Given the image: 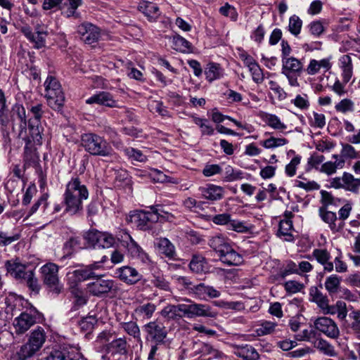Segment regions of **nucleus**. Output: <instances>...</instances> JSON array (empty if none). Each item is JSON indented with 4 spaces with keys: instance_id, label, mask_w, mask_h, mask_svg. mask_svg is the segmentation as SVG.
<instances>
[{
    "instance_id": "f257e3e1",
    "label": "nucleus",
    "mask_w": 360,
    "mask_h": 360,
    "mask_svg": "<svg viewBox=\"0 0 360 360\" xmlns=\"http://www.w3.org/2000/svg\"><path fill=\"white\" fill-rule=\"evenodd\" d=\"M89 198L86 186L78 178H72L66 184L63 193L65 212L76 214L82 209V202Z\"/></svg>"
},
{
    "instance_id": "f03ea898",
    "label": "nucleus",
    "mask_w": 360,
    "mask_h": 360,
    "mask_svg": "<svg viewBox=\"0 0 360 360\" xmlns=\"http://www.w3.org/2000/svg\"><path fill=\"white\" fill-rule=\"evenodd\" d=\"M14 302L15 307L21 304L25 308V311L15 317L13 322L15 332L18 334H22L37 323V321L40 318V314L34 307H27L29 305L27 301L21 297H15Z\"/></svg>"
},
{
    "instance_id": "7ed1b4c3",
    "label": "nucleus",
    "mask_w": 360,
    "mask_h": 360,
    "mask_svg": "<svg viewBox=\"0 0 360 360\" xmlns=\"http://www.w3.org/2000/svg\"><path fill=\"white\" fill-rule=\"evenodd\" d=\"M81 143L85 150L92 155L108 157L113 153L110 144L104 138L96 134H82Z\"/></svg>"
},
{
    "instance_id": "20e7f679",
    "label": "nucleus",
    "mask_w": 360,
    "mask_h": 360,
    "mask_svg": "<svg viewBox=\"0 0 360 360\" xmlns=\"http://www.w3.org/2000/svg\"><path fill=\"white\" fill-rule=\"evenodd\" d=\"M46 340L44 330L40 327L33 330L27 344L22 345L13 357V360H25L32 356L44 345Z\"/></svg>"
},
{
    "instance_id": "39448f33",
    "label": "nucleus",
    "mask_w": 360,
    "mask_h": 360,
    "mask_svg": "<svg viewBox=\"0 0 360 360\" xmlns=\"http://www.w3.org/2000/svg\"><path fill=\"white\" fill-rule=\"evenodd\" d=\"M44 87L49 105L54 110L60 109L65 102V96L58 79L49 75L44 82Z\"/></svg>"
},
{
    "instance_id": "423d86ee",
    "label": "nucleus",
    "mask_w": 360,
    "mask_h": 360,
    "mask_svg": "<svg viewBox=\"0 0 360 360\" xmlns=\"http://www.w3.org/2000/svg\"><path fill=\"white\" fill-rule=\"evenodd\" d=\"M58 271V266L53 262L45 264L39 269L43 283L49 291L57 295L63 290V284L59 278Z\"/></svg>"
},
{
    "instance_id": "0eeeda50",
    "label": "nucleus",
    "mask_w": 360,
    "mask_h": 360,
    "mask_svg": "<svg viewBox=\"0 0 360 360\" xmlns=\"http://www.w3.org/2000/svg\"><path fill=\"white\" fill-rule=\"evenodd\" d=\"M30 136L27 138V143L25 146V160L28 162H35L37 160V155L35 150L32 149L33 146H41L42 144L43 128L39 124H34L31 122L29 124Z\"/></svg>"
},
{
    "instance_id": "6e6552de",
    "label": "nucleus",
    "mask_w": 360,
    "mask_h": 360,
    "mask_svg": "<svg viewBox=\"0 0 360 360\" xmlns=\"http://www.w3.org/2000/svg\"><path fill=\"white\" fill-rule=\"evenodd\" d=\"M117 239L133 258L140 260L143 264L150 262L148 254L143 251L127 231H122V233L117 235Z\"/></svg>"
},
{
    "instance_id": "1a4fd4ad",
    "label": "nucleus",
    "mask_w": 360,
    "mask_h": 360,
    "mask_svg": "<svg viewBox=\"0 0 360 360\" xmlns=\"http://www.w3.org/2000/svg\"><path fill=\"white\" fill-rule=\"evenodd\" d=\"M281 62V73L286 77L288 84L293 87L299 86L297 77L302 70V62L293 56L283 58Z\"/></svg>"
},
{
    "instance_id": "9d476101",
    "label": "nucleus",
    "mask_w": 360,
    "mask_h": 360,
    "mask_svg": "<svg viewBox=\"0 0 360 360\" xmlns=\"http://www.w3.org/2000/svg\"><path fill=\"white\" fill-rule=\"evenodd\" d=\"M84 239L94 248H110L116 243V238L112 234L96 230L86 232Z\"/></svg>"
},
{
    "instance_id": "9b49d317",
    "label": "nucleus",
    "mask_w": 360,
    "mask_h": 360,
    "mask_svg": "<svg viewBox=\"0 0 360 360\" xmlns=\"http://www.w3.org/2000/svg\"><path fill=\"white\" fill-rule=\"evenodd\" d=\"M158 219V214L157 212L141 210L132 211L126 217V221L129 224L139 229H148L150 222L156 221Z\"/></svg>"
},
{
    "instance_id": "f8f14e48",
    "label": "nucleus",
    "mask_w": 360,
    "mask_h": 360,
    "mask_svg": "<svg viewBox=\"0 0 360 360\" xmlns=\"http://www.w3.org/2000/svg\"><path fill=\"white\" fill-rule=\"evenodd\" d=\"M189 304H181L182 317L186 316L192 319L196 316L215 317L217 313L207 304H197L188 300Z\"/></svg>"
},
{
    "instance_id": "ddd939ff",
    "label": "nucleus",
    "mask_w": 360,
    "mask_h": 360,
    "mask_svg": "<svg viewBox=\"0 0 360 360\" xmlns=\"http://www.w3.org/2000/svg\"><path fill=\"white\" fill-rule=\"evenodd\" d=\"M238 57L248 69L252 80L257 84L262 83L264 79L263 72L253 57L243 49H238Z\"/></svg>"
},
{
    "instance_id": "4468645a",
    "label": "nucleus",
    "mask_w": 360,
    "mask_h": 360,
    "mask_svg": "<svg viewBox=\"0 0 360 360\" xmlns=\"http://www.w3.org/2000/svg\"><path fill=\"white\" fill-rule=\"evenodd\" d=\"M315 328L330 338L338 337L340 331L333 320L326 316L319 317L314 321Z\"/></svg>"
},
{
    "instance_id": "2eb2a0df",
    "label": "nucleus",
    "mask_w": 360,
    "mask_h": 360,
    "mask_svg": "<svg viewBox=\"0 0 360 360\" xmlns=\"http://www.w3.org/2000/svg\"><path fill=\"white\" fill-rule=\"evenodd\" d=\"M115 288V283L109 279H96L86 285L87 292L96 297H101L112 290Z\"/></svg>"
},
{
    "instance_id": "dca6fc26",
    "label": "nucleus",
    "mask_w": 360,
    "mask_h": 360,
    "mask_svg": "<svg viewBox=\"0 0 360 360\" xmlns=\"http://www.w3.org/2000/svg\"><path fill=\"white\" fill-rule=\"evenodd\" d=\"M87 104H98L108 108H120L119 103L114 96L108 91H101L92 95L86 100Z\"/></svg>"
},
{
    "instance_id": "f3484780",
    "label": "nucleus",
    "mask_w": 360,
    "mask_h": 360,
    "mask_svg": "<svg viewBox=\"0 0 360 360\" xmlns=\"http://www.w3.org/2000/svg\"><path fill=\"white\" fill-rule=\"evenodd\" d=\"M6 267L8 273L18 280H22L30 271L27 270V263L22 262L19 258L6 262Z\"/></svg>"
},
{
    "instance_id": "a211bd4d",
    "label": "nucleus",
    "mask_w": 360,
    "mask_h": 360,
    "mask_svg": "<svg viewBox=\"0 0 360 360\" xmlns=\"http://www.w3.org/2000/svg\"><path fill=\"white\" fill-rule=\"evenodd\" d=\"M77 32L82 36V40L89 44L96 41L100 37L98 27L88 22H84L79 25Z\"/></svg>"
},
{
    "instance_id": "6ab92c4d",
    "label": "nucleus",
    "mask_w": 360,
    "mask_h": 360,
    "mask_svg": "<svg viewBox=\"0 0 360 360\" xmlns=\"http://www.w3.org/2000/svg\"><path fill=\"white\" fill-rule=\"evenodd\" d=\"M203 198L210 201H217L221 200L225 193L223 187L213 184H208L199 188Z\"/></svg>"
},
{
    "instance_id": "aec40b11",
    "label": "nucleus",
    "mask_w": 360,
    "mask_h": 360,
    "mask_svg": "<svg viewBox=\"0 0 360 360\" xmlns=\"http://www.w3.org/2000/svg\"><path fill=\"white\" fill-rule=\"evenodd\" d=\"M91 271L84 267L67 273V283L70 289L77 288L78 283L91 278Z\"/></svg>"
},
{
    "instance_id": "412c9836",
    "label": "nucleus",
    "mask_w": 360,
    "mask_h": 360,
    "mask_svg": "<svg viewBox=\"0 0 360 360\" xmlns=\"http://www.w3.org/2000/svg\"><path fill=\"white\" fill-rule=\"evenodd\" d=\"M313 257L323 266L324 271L331 272L334 269L333 262L330 261V252L325 248H315L312 252Z\"/></svg>"
},
{
    "instance_id": "4be33fe9",
    "label": "nucleus",
    "mask_w": 360,
    "mask_h": 360,
    "mask_svg": "<svg viewBox=\"0 0 360 360\" xmlns=\"http://www.w3.org/2000/svg\"><path fill=\"white\" fill-rule=\"evenodd\" d=\"M259 117L267 126L274 130L284 132L288 129L287 124L276 115L261 112Z\"/></svg>"
},
{
    "instance_id": "5701e85b",
    "label": "nucleus",
    "mask_w": 360,
    "mask_h": 360,
    "mask_svg": "<svg viewBox=\"0 0 360 360\" xmlns=\"http://www.w3.org/2000/svg\"><path fill=\"white\" fill-rule=\"evenodd\" d=\"M148 336L156 342H162L167 336V331L162 324L150 322L145 326Z\"/></svg>"
},
{
    "instance_id": "b1692460",
    "label": "nucleus",
    "mask_w": 360,
    "mask_h": 360,
    "mask_svg": "<svg viewBox=\"0 0 360 360\" xmlns=\"http://www.w3.org/2000/svg\"><path fill=\"white\" fill-rule=\"evenodd\" d=\"M332 67L330 58H323L320 60L311 59L306 68V72L309 75H315L323 70L324 72L328 71Z\"/></svg>"
},
{
    "instance_id": "393cba45",
    "label": "nucleus",
    "mask_w": 360,
    "mask_h": 360,
    "mask_svg": "<svg viewBox=\"0 0 360 360\" xmlns=\"http://www.w3.org/2000/svg\"><path fill=\"white\" fill-rule=\"evenodd\" d=\"M138 9L150 21H155L160 15L158 6L155 4L148 1H141L139 4Z\"/></svg>"
},
{
    "instance_id": "a878e982",
    "label": "nucleus",
    "mask_w": 360,
    "mask_h": 360,
    "mask_svg": "<svg viewBox=\"0 0 360 360\" xmlns=\"http://www.w3.org/2000/svg\"><path fill=\"white\" fill-rule=\"evenodd\" d=\"M220 260L229 265H240L243 262L241 255L237 252L231 245H229L224 252L219 255Z\"/></svg>"
},
{
    "instance_id": "bb28decb",
    "label": "nucleus",
    "mask_w": 360,
    "mask_h": 360,
    "mask_svg": "<svg viewBox=\"0 0 360 360\" xmlns=\"http://www.w3.org/2000/svg\"><path fill=\"white\" fill-rule=\"evenodd\" d=\"M294 229L292 221L290 218L285 217L281 219L279 223L278 236L288 242L294 240Z\"/></svg>"
},
{
    "instance_id": "cd10ccee",
    "label": "nucleus",
    "mask_w": 360,
    "mask_h": 360,
    "mask_svg": "<svg viewBox=\"0 0 360 360\" xmlns=\"http://www.w3.org/2000/svg\"><path fill=\"white\" fill-rule=\"evenodd\" d=\"M118 277L128 284H134L141 280V274L134 269L130 266H123L117 271Z\"/></svg>"
},
{
    "instance_id": "c85d7f7f",
    "label": "nucleus",
    "mask_w": 360,
    "mask_h": 360,
    "mask_svg": "<svg viewBox=\"0 0 360 360\" xmlns=\"http://www.w3.org/2000/svg\"><path fill=\"white\" fill-rule=\"evenodd\" d=\"M339 66L342 71V78L345 84H347L353 75V65L351 57L349 55H343L339 59Z\"/></svg>"
},
{
    "instance_id": "c756f323",
    "label": "nucleus",
    "mask_w": 360,
    "mask_h": 360,
    "mask_svg": "<svg viewBox=\"0 0 360 360\" xmlns=\"http://www.w3.org/2000/svg\"><path fill=\"white\" fill-rule=\"evenodd\" d=\"M319 215L321 219L328 224L329 228L333 232L340 231L343 226L342 222H338L336 214L333 212L327 211L323 209H320Z\"/></svg>"
},
{
    "instance_id": "7c9ffc66",
    "label": "nucleus",
    "mask_w": 360,
    "mask_h": 360,
    "mask_svg": "<svg viewBox=\"0 0 360 360\" xmlns=\"http://www.w3.org/2000/svg\"><path fill=\"white\" fill-rule=\"evenodd\" d=\"M127 342L125 338H119L112 340L106 346V352L107 354H111L112 356L116 354H124L127 351Z\"/></svg>"
},
{
    "instance_id": "2f4dec72",
    "label": "nucleus",
    "mask_w": 360,
    "mask_h": 360,
    "mask_svg": "<svg viewBox=\"0 0 360 360\" xmlns=\"http://www.w3.org/2000/svg\"><path fill=\"white\" fill-rule=\"evenodd\" d=\"M193 290L195 295L200 300H205L207 298H216L220 296L219 291L203 283L195 286Z\"/></svg>"
},
{
    "instance_id": "473e14b6",
    "label": "nucleus",
    "mask_w": 360,
    "mask_h": 360,
    "mask_svg": "<svg viewBox=\"0 0 360 360\" xmlns=\"http://www.w3.org/2000/svg\"><path fill=\"white\" fill-rule=\"evenodd\" d=\"M146 175L148 176L153 181L156 183H169L176 184L179 180L165 174L162 172L156 169H149L146 171Z\"/></svg>"
},
{
    "instance_id": "72a5a7b5",
    "label": "nucleus",
    "mask_w": 360,
    "mask_h": 360,
    "mask_svg": "<svg viewBox=\"0 0 360 360\" xmlns=\"http://www.w3.org/2000/svg\"><path fill=\"white\" fill-rule=\"evenodd\" d=\"M343 189L357 193L360 189V178H355L351 173L343 172Z\"/></svg>"
},
{
    "instance_id": "f704fd0d",
    "label": "nucleus",
    "mask_w": 360,
    "mask_h": 360,
    "mask_svg": "<svg viewBox=\"0 0 360 360\" xmlns=\"http://www.w3.org/2000/svg\"><path fill=\"white\" fill-rule=\"evenodd\" d=\"M325 314H337L338 318L344 320L347 314L346 304L343 301H338L334 305L328 304L327 308L323 312Z\"/></svg>"
},
{
    "instance_id": "c9c22d12",
    "label": "nucleus",
    "mask_w": 360,
    "mask_h": 360,
    "mask_svg": "<svg viewBox=\"0 0 360 360\" xmlns=\"http://www.w3.org/2000/svg\"><path fill=\"white\" fill-rule=\"evenodd\" d=\"M205 75L208 82H212L219 79L224 76V70L217 63H210L207 64Z\"/></svg>"
},
{
    "instance_id": "e433bc0d",
    "label": "nucleus",
    "mask_w": 360,
    "mask_h": 360,
    "mask_svg": "<svg viewBox=\"0 0 360 360\" xmlns=\"http://www.w3.org/2000/svg\"><path fill=\"white\" fill-rule=\"evenodd\" d=\"M210 246L219 252V255L224 252V250L230 245L229 240L221 235L212 236L209 241Z\"/></svg>"
},
{
    "instance_id": "4c0bfd02",
    "label": "nucleus",
    "mask_w": 360,
    "mask_h": 360,
    "mask_svg": "<svg viewBox=\"0 0 360 360\" xmlns=\"http://www.w3.org/2000/svg\"><path fill=\"white\" fill-rule=\"evenodd\" d=\"M345 167V161H327L323 162L319 171L321 173H323L328 176H332L337 172L338 169H341Z\"/></svg>"
},
{
    "instance_id": "58836bf2",
    "label": "nucleus",
    "mask_w": 360,
    "mask_h": 360,
    "mask_svg": "<svg viewBox=\"0 0 360 360\" xmlns=\"http://www.w3.org/2000/svg\"><path fill=\"white\" fill-rule=\"evenodd\" d=\"M155 245L160 253L168 257H172L174 254V246L165 238L158 239Z\"/></svg>"
},
{
    "instance_id": "ea45409f",
    "label": "nucleus",
    "mask_w": 360,
    "mask_h": 360,
    "mask_svg": "<svg viewBox=\"0 0 360 360\" xmlns=\"http://www.w3.org/2000/svg\"><path fill=\"white\" fill-rule=\"evenodd\" d=\"M172 43L174 49L176 51L186 53L193 52L192 44L185 38L179 35L173 37Z\"/></svg>"
},
{
    "instance_id": "a19ab883",
    "label": "nucleus",
    "mask_w": 360,
    "mask_h": 360,
    "mask_svg": "<svg viewBox=\"0 0 360 360\" xmlns=\"http://www.w3.org/2000/svg\"><path fill=\"white\" fill-rule=\"evenodd\" d=\"M310 300L316 303L319 307L323 311L328 304V298L324 296L317 288H311L309 292Z\"/></svg>"
},
{
    "instance_id": "79ce46f5",
    "label": "nucleus",
    "mask_w": 360,
    "mask_h": 360,
    "mask_svg": "<svg viewBox=\"0 0 360 360\" xmlns=\"http://www.w3.org/2000/svg\"><path fill=\"white\" fill-rule=\"evenodd\" d=\"M192 271L200 274L207 271V262L200 255H194L189 264Z\"/></svg>"
},
{
    "instance_id": "37998d69",
    "label": "nucleus",
    "mask_w": 360,
    "mask_h": 360,
    "mask_svg": "<svg viewBox=\"0 0 360 360\" xmlns=\"http://www.w3.org/2000/svg\"><path fill=\"white\" fill-rule=\"evenodd\" d=\"M259 143L266 149H274L288 144V140L285 138L271 136L269 139L261 141Z\"/></svg>"
},
{
    "instance_id": "c03bdc74",
    "label": "nucleus",
    "mask_w": 360,
    "mask_h": 360,
    "mask_svg": "<svg viewBox=\"0 0 360 360\" xmlns=\"http://www.w3.org/2000/svg\"><path fill=\"white\" fill-rule=\"evenodd\" d=\"M181 304L167 305L162 311L161 314L163 317L169 319H176L182 317Z\"/></svg>"
},
{
    "instance_id": "a18cd8bd",
    "label": "nucleus",
    "mask_w": 360,
    "mask_h": 360,
    "mask_svg": "<svg viewBox=\"0 0 360 360\" xmlns=\"http://www.w3.org/2000/svg\"><path fill=\"white\" fill-rule=\"evenodd\" d=\"M340 155L344 160H354L360 158V152L357 151L354 146L349 143H341Z\"/></svg>"
},
{
    "instance_id": "49530a36",
    "label": "nucleus",
    "mask_w": 360,
    "mask_h": 360,
    "mask_svg": "<svg viewBox=\"0 0 360 360\" xmlns=\"http://www.w3.org/2000/svg\"><path fill=\"white\" fill-rule=\"evenodd\" d=\"M341 278L336 274L327 277L325 281V288L330 294L338 292L340 285Z\"/></svg>"
},
{
    "instance_id": "de8ad7c7",
    "label": "nucleus",
    "mask_w": 360,
    "mask_h": 360,
    "mask_svg": "<svg viewBox=\"0 0 360 360\" xmlns=\"http://www.w3.org/2000/svg\"><path fill=\"white\" fill-rule=\"evenodd\" d=\"M314 347L318 349L322 353L330 356L336 355L334 347L327 341L323 339H318L314 342Z\"/></svg>"
},
{
    "instance_id": "09e8293b",
    "label": "nucleus",
    "mask_w": 360,
    "mask_h": 360,
    "mask_svg": "<svg viewBox=\"0 0 360 360\" xmlns=\"http://www.w3.org/2000/svg\"><path fill=\"white\" fill-rule=\"evenodd\" d=\"M311 127L322 129L326 125V117L323 113L312 112L308 115Z\"/></svg>"
},
{
    "instance_id": "8fccbe9b",
    "label": "nucleus",
    "mask_w": 360,
    "mask_h": 360,
    "mask_svg": "<svg viewBox=\"0 0 360 360\" xmlns=\"http://www.w3.org/2000/svg\"><path fill=\"white\" fill-rule=\"evenodd\" d=\"M252 228V226L245 221L231 219L228 229L238 233H245L250 231Z\"/></svg>"
},
{
    "instance_id": "3c124183",
    "label": "nucleus",
    "mask_w": 360,
    "mask_h": 360,
    "mask_svg": "<svg viewBox=\"0 0 360 360\" xmlns=\"http://www.w3.org/2000/svg\"><path fill=\"white\" fill-rule=\"evenodd\" d=\"M302 161L301 155H295L291 158L290 162L285 167V174L288 177L294 176L297 173V169Z\"/></svg>"
},
{
    "instance_id": "603ef678",
    "label": "nucleus",
    "mask_w": 360,
    "mask_h": 360,
    "mask_svg": "<svg viewBox=\"0 0 360 360\" xmlns=\"http://www.w3.org/2000/svg\"><path fill=\"white\" fill-rule=\"evenodd\" d=\"M244 178V173L240 169H233L229 165L225 169L224 179L226 181L231 182L240 180Z\"/></svg>"
},
{
    "instance_id": "864d4df0",
    "label": "nucleus",
    "mask_w": 360,
    "mask_h": 360,
    "mask_svg": "<svg viewBox=\"0 0 360 360\" xmlns=\"http://www.w3.org/2000/svg\"><path fill=\"white\" fill-rule=\"evenodd\" d=\"M295 186L306 191L317 190L319 188V185L316 181L302 179L301 176H299L298 179L295 181Z\"/></svg>"
},
{
    "instance_id": "5fc2aeb1",
    "label": "nucleus",
    "mask_w": 360,
    "mask_h": 360,
    "mask_svg": "<svg viewBox=\"0 0 360 360\" xmlns=\"http://www.w3.org/2000/svg\"><path fill=\"white\" fill-rule=\"evenodd\" d=\"M354 108V103L350 98H343L335 105V110L342 113L352 112Z\"/></svg>"
},
{
    "instance_id": "6e6d98bb",
    "label": "nucleus",
    "mask_w": 360,
    "mask_h": 360,
    "mask_svg": "<svg viewBox=\"0 0 360 360\" xmlns=\"http://www.w3.org/2000/svg\"><path fill=\"white\" fill-rule=\"evenodd\" d=\"M125 155L131 160L143 162L147 160V157L141 150L134 148H127L124 149Z\"/></svg>"
},
{
    "instance_id": "4d7b16f0",
    "label": "nucleus",
    "mask_w": 360,
    "mask_h": 360,
    "mask_svg": "<svg viewBox=\"0 0 360 360\" xmlns=\"http://www.w3.org/2000/svg\"><path fill=\"white\" fill-rule=\"evenodd\" d=\"M302 26V21L297 15H294L290 18L288 30L292 34L297 36L300 33Z\"/></svg>"
},
{
    "instance_id": "13d9d810",
    "label": "nucleus",
    "mask_w": 360,
    "mask_h": 360,
    "mask_svg": "<svg viewBox=\"0 0 360 360\" xmlns=\"http://www.w3.org/2000/svg\"><path fill=\"white\" fill-rule=\"evenodd\" d=\"M156 307L152 303H148L139 306L136 309V313L143 318L150 319L154 311H155Z\"/></svg>"
},
{
    "instance_id": "bf43d9fd",
    "label": "nucleus",
    "mask_w": 360,
    "mask_h": 360,
    "mask_svg": "<svg viewBox=\"0 0 360 360\" xmlns=\"http://www.w3.org/2000/svg\"><path fill=\"white\" fill-rule=\"evenodd\" d=\"M46 35L47 32L46 31L37 30L33 34L32 37L30 41L34 44L35 48L40 49L45 46Z\"/></svg>"
},
{
    "instance_id": "052dcab7",
    "label": "nucleus",
    "mask_w": 360,
    "mask_h": 360,
    "mask_svg": "<svg viewBox=\"0 0 360 360\" xmlns=\"http://www.w3.org/2000/svg\"><path fill=\"white\" fill-rule=\"evenodd\" d=\"M325 157L316 153L312 154L307 160L308 170L311 169H319L320 165L323 164Z\"/></svg>"
},
{
    "instance_id": "680f3d73",
    "label": "nucleus",
    "mask_w": 360,
    "mask_h": 360,
    "mask_svg": "<svg viewBox=\"0 0 360 360\" xmlns=\"http://www.w3.org/2000/svg\"><path fill=\"white\" fill-rule=\"evenodd\" d=\"M276 324L271 321H264L255 330L257 335L262 336L271 333L274 331Z\"/></svg>"
},
{
    "instance_id": "e2e57ef3",
    "label": "nucleus",
    "mask_w": 360,
    "mask_h": 360,
    "mask_svg": "<svg viewBox=\"0 0 360 360\" xmlns=\"http://www.w3.org/2000/svg\"><path fill=\"white\" fill-rule=\"evenodd\" d=\"M291 103L300 110H307L310 103L308 96L307 94L297 95L295 98L291 101Z\"/></svg>"
},
{
    "instance_id": "0e129e2a",
    "label": "nucleus",
    "mask_w": 360,
    "mask_h": 360,
    "mask_svg": "<svg viewBox=\"0 0 360 360\" xmlns=\"http://www.w3.org/2000/svg\"><path fill=\"white\" fill-rule=\"evenodd\" d=\"M20 234L8 235V233L0 232V246H7L20 239Z\"/></svg>"
},
{
    "instance_id": "69168bd1",
    "label": "nucleus",
    "mask_w": 360,
    "mask_h": 360,
    "mask_svg": "<svg viewBox=\"0 0 360 360\" xmlns=\"http://www.w3.org/2000/svg\"><path fill=\"white\" fill-rule=\"evenodd\" d=\"M346 84H345L343 81L341 82L339 79L336 78L333 84L330 86V89L336 95H338L340 97H342L347 94Z\"/></svg>"
},
{
    "instance_id": "338daca9",
    "label": "nucleus",
    "mask_w": 360,
    "mask_h": 360,
    "mask_svg": "<svg viewBox=\"0 0 360 360\" xmlns=\"http://www.w3.org/2000/svg\"><path fill=\"white\" fill-rule=\"evenodd\" d=\"M286 292L289 293H297L304 288V285L297 281H288L283 284Z\"/></svg>"
},
{
    "instance_id": "774afa93",
    "label": "nucleus",
    "mask_w": 360,
    "mask_h": 360,
    "mask_svg": "<svg viewBox=\"0 0 360 360\" xmlns=\"http://www.w3.org/2000/svg\"><path fill=\"white\" fill-rule=\"evenodd\" d=\"M269 88L271 91L274 92L275 96L279 99V100H283L286 98L287 94L283 90V89L276 82L273 80H270L269 82Z\"/></svg>"
}]
</instances>
